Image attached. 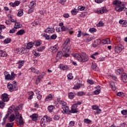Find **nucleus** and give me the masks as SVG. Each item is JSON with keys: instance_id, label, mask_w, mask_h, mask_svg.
Here are the masks:
<instances>
[{"instance_id": "nucleus-7", "label": "nucleus", "mask_w": 127, "mask_h": 127, "mask_svg": "<svg viewBox=\"0 0 127 127\" xmlns=\"http://www.w3.org/2000/svg\"><path fill=\"white\" fill-rule=\"evenodd\" d=\"M91 109L94 111H96V112H95V115H100L102 113V109H100L97 105L92 106Z\"/></svg>"}, {"instance_id": "nucleus-62", "label": "nucleus", "mask_w": 127, "mask_h": 127, "mask_svg": "<svg viewBox=\"0 0 127 127\" xmlns=\"http://www.w3.org/2000/svg\"><path fill=\"white\" fill-rule=\"evenodd\" d=\"M104 25V23L102 21H100L98 24L97 26L101 27Z\"/></svg>"}, {"instance_id": "nucleus-1", "label": "nucleus", "mask_w": 127, "mask_h": 127, "mask_svg": "<svg viewBox=\"0 0 127 127\" xmlns=\"http://www.w3.org/2000/svg\"><path fill=\"white\" fill-rule=\"evenodd\" d=\"M57 102L61 106V108L63 111H62L63 114H66L67 115H71L75 113H78V108L76 105L73 104L71 106V110H69V107L67 106V103L64 101H62L61 99H57Z\"/></svg>"}, {"instance_id": "nucleus-22", "label": "nucleus", "mask_w": 127, "mask_h": 127, "mask_svg": "<svg viewBox=\"0 0 127 127\" xmlns=\"http://www.w3.org/2000/svg\"><path fill=\"white\" fill-rule=\"evenodd\" d=\"M102 44H110L111 40L109 38L104 39L102 41Z\"/></svg>"}, {"instance_id": "nucleus-51", "label": "nucleus", "mask_w": 127, "mask_h": 127, "mask_svg": "<svg viewBox=\"0 0 127 127\" xmlns=\"http://www.w3.org/2000/svg\"><path fill=\"white\" fill-rule=\"evenodd\" d=\"M87 83L90 84V85H94L95 84V82L93 80L88 79Z\"/></svg>"}, {"instance_id": "nucleus-59", "label": "nucleus", "mask_w": 127, "mask_h": 127, "mask_svg": "<svg viewBox=\"0 0 127 127\" xmlns=\"http://www.w3.org/2000/svg\"><path fill=\"white\" fill-rule=\"evenodd\" d=\"M100 92H101V90L97 89L96 90H95L93 92V94H94V95H99V94H100Z\"/></svg>"}, {"instance_id": "nucleus-26", "label": "nucleus", "mask_w": 127, "mask_h": 127, "mask_svg": "<svg viewBox=\"0 0 127 127\" xmlns=\"http://www.w3.org/2000/svg\"><path fill=\"white\" fill-rule=\"evenodd\" d=\"M110 87H111V88L112 89L113 91H116V85L115 84V82H114V81L110 82Z\"/></svg>"}, {"instance_id": "nucleus-19", "label": "nucleus", "mask_w": 127, "mask_h": 127, "mask_svg": "<svg viewBox=\"0 0 127 127\" xmlns=\"http://www.w3.org/2000/svg\"><path fill=\"white\" fill-rule=\"evenodd\" d=\"M64 48L63 49V51L64 52H66V53L70 51V49L71 47L70 46H63Z\"/></svg>"}, {"instance_id": "nucleus-4", "label": "nucleus", "mask_w": 127, "mask_h": 127, "mask_svg": "<svg viewBox=\"0 0 127 127\" xmlns=\"http://www.w3.org/2000/svg\"><path fill=\"white\" fill-rule=\"evenodd\" d=\"M113 4L115 5V9L116 11L121 12L125 8V5L120 0H116L113 1Z\"/></svg>"}, {"instance_id": "nucleus-41", "label": "nucleus", "mask_w": 127, "mask_h": 127, "mask_svg": "<svg viewBox=\"0 0 127 127\" xmlns=\"http://www.w3.org/2000/svg\"><path fill=\"white\" fill-rule=\"evenodd\" d=\"M67 77L68 80H72L74 78V76H73L72 73H69L67 75Z\"/></svg>"}, {"instance_id": "nucleus-40", "label": "nucleus", "mask_w": 127, "mask_h": 127, "mask_svg": "<svg viewBox=\"0 0 127 127\" xmlns=\"http://www.w3.org/2000/svg\"><path fill=\"white\" fill-rule=\"evenodd\" d=\"M98 55H99V53L96 52V53H94L93 54L91 55L90 57L92 59H94V60H96V57H95V56H98Z\"/></svg>"}, {"instance_id": "nucleus-53", "label": "nucleus", "mask_w": 127, "mask_h": 127, "mask_svg": "<svg viewBox=\"0 0 127 127\" xmlns=\"http://www.w3.org/2000/svg\"><path fill=\"white\" fill-rule=\"evenodd\" d=\"M89 31L91 33H94L97 31V30L95 28H91L89 29Z\"/></svg>"}, {"instance_id": "nucleus-11", "label": "nucleus", "mask_w": 127, "mask_h": 127, "mask_svg": "<svg viewBox=\"0 0 127 127\" xmlns=\"http://www.w3.org/2000/svg\"><path fill=\"white\" fill-rule=\"evenodd\" d=\"M47 120L46 119V117L44 116L41 120L40 125L41 127H45L46 125H47Z\"/></svg>"}, {"instance_id": "nucleus-9", "label": "nucleus", "mask_w": 127, "mask_h": 127, "mask_svg": "<svg viewBox=\"0 0 127 127\" xmlns=\"http://www.w3.org/2000/svg\"><path fill=\"white\" fill-rule=\"evenodd\" d=\"M59 50V46L58 45V44H57L56 45L52 46L49 48L50 51H51V52H53V53L57 52Z\"/></svg>"}, {"instance_id": "nucleus-57", "label": "nucleus", "mask_w": 127, "mask_h": 127, "mask_svg": "<svg viewBox=\"0 0 127 127\" xmlns=\"http://www.w3.org/2000/svg\"><path fill=\"white\" fill-rule=\"evenodd\" d=\"M84 123L85 124H91L92 123V121L88 119H85L84 120Z\"/></svg>"}, {"instance_id": "nucleus-12", "label": "nucleus", "mask_w": 127, "mask_h": 127, "mask_svg": "<svg viewBox=\"0 0 127 127\" xmlns=\"http://www.w3.org/2000/svg\"><path fill=\"white\" fill-rule=\"evenodd\" d=\"M2 102H8L9 98H8V95L6 93H4L1 95Z\"/></svg>"}, {"instance_id": "nucleus-34", "label": "nucleus", "mask_w": 127, "mask_h": 127, "mask_svg": "<svg viewBox=\"0 0 127 127\" xmlns=\"http://www.w3.org/2000/svg\"><path fill=\"white\" fill-rule=\"evenodd\" d=\"M124 72V69L123 68L118 69L116 70V74L117 75H121Z\"/></svg>"}, {"instance_id": "nucleus-3", "label": "nucleus", "mask_w": 127, "mask_h": 127, "mask_svg": "<svg viewBox=\"0 0 127 127\" xmlns=\"http://www.w3.org/2000/svg\"><path fill=\"white\" fill-rule=\"evenodd\" d=\"M73 57L76 58L77 61H79V62H82V63L87 62V61L89 60V57H88V56H87L86 53L83 52L81 53L80 55H79V54H75L73 55Z\"/></svg>"}, {"instance_id": "nucleus-64", "label": "nucleus", "mask_w": 127, "mask_h": 127, "mask_svg": "<svg viewBox=\"0 0 127 127\" xmlns=\"http://www.w3.org/2000/svg\"><path fill=\"white\" fill-rule=\"evenodd\" d=\"M13 125H14V123H7L6 125V127H13Z\"/></svg>"}, {"instance_id": "nucleus-8", "label": "nucleus", "mask_w": 127, "mask_h": 127, "mask_svg": "<svg viewBox=\"0 0 127 127\" xmlns=\"http://www.w3.org/2000/svg\"><path fill=\"white\" fill-rule=\"evenodd\" d=\"M7 87L9 92H13V91L17 90V87L15 86V85H12L10 83H8Z\"/></svg>"}, {"instance_id": "nucleus-55", "label": "nucleus", "mask_w": 127, "mask_h": 127, "mask_svg": "<svg viewBox=\"0 0 127 127\" xmlns=\"http://www.w3.org/2000/svg\"><path fill=\"white\" fill-rule=\"evenodd\" d=\"M54 108V106H50L48 107V110L49 112H51L53 111V108Z\"/></svg>"}, {"instance_id": "nucleus-29", "label": "nucleus", "mask_w": 127, "mask_h": 127, "mask_svg": "<svg viewBox=\"0 0 127 127\" xmlns=\"http://www.w3.org/2000/svg\"><path fill=\"white\" fill-rule=\"evenodd\" d=\"M31 119L34 121H37V118H38V115L37 114H33L32 116H30Z\"/></svg>"}, {"instance_id": "nucleus-52", "label": "nucleus", "mask_w": 127, "mask_h": 127, "mask_svg": "<svg viewBox=\"0 0 127 127\" xmlns=\"http://www.w3.org/2000/svg\"><path fill=\"white\" fill-rule=\"evenodd\" d=\"M4 106H5V103L2 101H0V108L3 109Z\"/></svg>"}, {"instance_id": "nucleus-35", "label": "nucleus", "mask_w": 127, "mask_h": 127, "mask_svg": "<svg viewBox=\"0 0 127 127\" xmlns=\"http://www.w3.org/2000/svg\"><path fill=\"white\" fill-rule=\"evenodd\" d=\"M8 117V114H6L3 119V122L1 123L2 126H3L6 122V119Z\"/></svg>"}, {"instance_id": "nucleus-30", "label": "nucleus", "mask_w": 127, "mask_h": 127, "mask_svg": "<svg viewBox=\"0 0 127 127\" xmlns=\"http://www.w3.org/2000/svg\"><path fill=\"white\" fill-rule=\"evenodd\" d=\"M92 69H93V70H94V71H98V68H97V64H96V63L95 62H92Z\"/></svg>"}, {"instance_id": "nucleus-18", "label": "nucleus", "mask_w": 127, "mask_h": 127, "mask_svg": "<svg viewBox=\"0 0 127 127\" xmlns=\"http://www.w3.org/2000/svg\"><path fill=\"white\" fill-rule=\"evenodd\" d=\"M44 75H40L37 76V78L36 80V85H38L39 83H40V81H41V79L43 78Z\"/></svg>"}, {"instance_id": "nucleus-38", "label": "nucleus", "mask_w": 127, "mask_h": 127, "mask_svg": "<svg viewBox=\"0 0 127 127\" xmlns=\"http://www.w3.org/2000/svg\"><path fill=\"white\" fill-rule=\"evenodd\" d=\"M92 39H93V37H92V36H88L87 37L85 38V39L84 40V41L85 42H90V41H91V40H92Z\"/></svg>"}, {"instance_id": "nucleus-6", "label": "nucleus", "mask_w": 127, "mask_h": 127, "mask_svg": "<svg viewBox=\"0 0 127 127\" xmlns=\"http://www.w3.org/2000/svg\"><path fill=\"white\" fill-rule=\"evenodd\" d=\"M124 50V46L121 44H118L115 47V52L116 53H121Z\"/></svg>"}, {"instance_id": "nucleus-49", "label": "nucleus", "mask_w": 127, "mask_h": 127, "mask_svg": "<svg viewBox=\"0 0 127 127\" xmlns=\"http://www.w3.org/2000/svg\"><path fill=\"white\" fill-rule=\"evenodd\" d=\"M117 96H118V97H121V98H124V97H125V93L123 92H118L117 93Z\"/></svg>"}, {"instance_id": "nucleus-2", "label": "nucleus", "mask_w": 127, "mask_h": 127, "mask_svg": "<svg viewBox=\"0 0 127 127\" xmlns=\"http://www.w3.org/2000/svg\"><path fill=\"white\" fill-rule=\"evenodd\" d=\"M21 110H22V107H21V106L15 107V106L12 105L8 108L7 114H8V116H9L14 111L16 119H18V117H19V112L18 111H20Z\"/></svg>"}, {"instance_id": "nucleus-14", "label": "nucleus", "mask_w": 127, "mask_h": 127, "mask_svg": "<svg viewBox=\"0 0 127 127\" xmlns=\"http://www.w3.org/2000/svg\"><path fill=\"white\" fill-rule=\"evenodd\" d=\"M25 63V61H21V60H19L18 61L17 63L16 64L17 65H18V69H20L21 68V67H22L24 64Z\"/></svg>"}, {"instance_id": "nucleus-16", "label": "nucleus", "mask_w": 127, "mask_h": 127, "mask_svg": "<svg viewBox=\"0 0 127 127\" xmlns=\"http://www.w3.org/2000/svg\"><path fill=\"white\" fill-rule=\"evenodd\" d=\"M55 29L53 28H47L45 30V32L46 33H49V34L51 33H54Z\"/></svg>"}, {"instance_id": "nucleus-33", "label": "nucleus", "mask_w": 127, "mask_h": 127, "mask_svg": "<svg viewBox=\"0 0 127 127\" xmlns=\"http://www.w3.org/2000/svg\"><path fill=\"white\" fill-rule=\"evenodd\" d=\"M19 116H18V118L17 120H19V125H23V120H22V115L21 114H19Z\"/></svg>"}, {"instance_id": "nucleus-43", "label": "nucleus", "mask_w": 127, "mask_h": 127, "mask_svg": "<svg viewBox=\"0 0 127 127\" xmlns=\"http://www.w3.org/2000/svg\"><path fill=\"white\" fill-rule=\"evenodd\" d=\"M3 42L5 44H8V43H10V42H11V39L8 38L7 39H5L4 40Z\"/></svg>"}, {"instance_id": "nucleus-46", "label": "nucleus", "mask_w": 127, "mask_h": 127, "mask_svg": "<svg viewBox=\"0 0 127 127\" xmlns=\"http://www.w3.org/2000/svg\"><path fill=\"white\" fill-rule=\"evenodd\" d=\"M17 16H22L23 15V10H20L17 14Z\"/></svg>"}, {"instance_id": "nucleus-32", "label": "nucleus", "mask_w": 127, "mask_h": 127, "mask_svg": "<svg viewBox=\"0 0 127 127\" xmlns=\"http://www.w3.org/2000/svg\"><path fill=\"white\" fill-rule=\"evenodd\" d=\"M53 99V96H52V94H50L49 95H48L46 97V98L45 99L46 101H51Z\"/></svg>"}, {"instance_id": "nucleus-60", "label": "nucleus", "mask_w": 127, "mask_h": 127, "mask_svg": "<svg viewBox=\"0 0 127 127\" xmlns=\"http://www.w3.org/2000/svg\"><path fill=\"white\" fill-rule=\"evenodd\" d=\"M121 114L123 116H126L127 115V110H123L121 111Z\"/></svg>"}, {"instance_id": "nucleus-63", "label": "nucleus", "mask_w": 127, "mask_h": 127, "mask_svg": "<svg viewBox=\"0 0 127 127\" xmlns=\"http://www.w3.org/2000/svg\"><path fill=\"white\" fill-rule=\"evenodd\" d=\"M57 38V35L56 34H53L51 36V39L55 40Z\"/></svg>"}, {"instance_id": "nucleus-36", "label": "nucleus", "mask_w": 127, "mask_h": 127, "mask_svg": "<svg viewBox=\"0 0 127 127\" xmlns=\"http://www.w3.org/2000/svg\"><path fill=\"white\" fill-rule=\"evenodd\" d=\"M41 36H42V37H45V38H46V39H47V40H50V37H49V35H47V34L42 33L41 34Z\"/></svg>"}, {"instance_id": "nucleus-24", "label": "nucleus", "mask_w": 127, "mask_h": 127, "mask_svg": "<svg viewBox=\"0 0 127 127\" xmlns=\"http://www.w3.org/2000/svg\"><path fill=\"white\" fill-rule=\"evenodd\" d=\"M7 53L5 51L0 50V57H6Z\"/></svg>"}, {"instance_id": "nucleus-17", "label": "nucleus", "mask_w": 127, "mask_h": 127, "mask_svg": "<svg viewBox=\"0 0 127 127\" xmlns=\"http://www.w3.org/2000/svg\"><path fill=\"white\" fill-rule=\"evenodd\" d=\"M121 78L124 83H127V73H123L122 74Z\"/></svg>"}, {"instance_id": "nucleus-15", "label": "nucleus", "mask_w": 127, "mask_h": 127, "mask_svg": "<svg viewBox=\"0 0 127 127\" xmlns=\"http://www.w3.org/2000/svg\"><path fill=\"white\" fill-rule=\"evenodd\" d=\"M59 68L60 70H63L64 71H66L69 69V66L68 65H64V64H60L59 65Z\"/></svg>"}, {"instance_id": "nucleus-20", "label": "nucleus", "mask_w": 127, "mask_h": 127, "mask_svg": "<svg viewBox=\"0 0 127 127\" xmlns=\"http://www.w3.org/2000/svg\"><path fill=\"white\" fill-rule=\"evenodd\" d=\"M15 120V116H14V114H11L10 116L8 117V120L10 123H12V122H13Z\"/></svg>"}, {"instance_id": "nucleus-39", "label": "nucleus", "mask_w": 127, "mask_h": 127, "mask_svg": "<svg viewBox=\"0 0 127 127\" xmlns=\"http://www.w3.org/2000/svg\"><path fill=\"white\" fill-rule=\"evenodd\" d=\"M71 13L72 15H76V14L78 13V10L76 8H74L71 10Z\"/></svg>"}, {"instance_id": "nucleus-61", "label": "nucleus", "mask_w": 127, "mask_h": 127, "mask_svg": "<svg viewBox=\"0 0 127 127\" xmlns=\"http://www.w3.org/2000/svg\"><path fill=\"white\" fill-rule=\"evenodd\" d=\"M15 31H16V29L14 27L11 30H10V31H9V33H14V32H15Z\"/></svg>"}, {"instance_id": "nucleus-58", "label": "nucleus", "mask_w": 127, "mask_h": 127, "mask_svg": "<svg viewBox=\"0 0 127 127\" xmlns=\"http://www.w3.org/2000/svg\"><path fill=\"white\" fill-rule=\"evenodd\" d=\"M78 10H80V11H82V10H84L85 9V6H79L78 7Z\"/></svg>"}, {"instance_id": "nucleus-10", "label": "nucleus", "mask_w": 127, "mask_h": 127, "mask_svg": "<svg viewBox=\"0 0 127 127\" xmlns=\"http://www.w3.org/2000/svg\"><path fill=\"white\" fill-rule=\"evenodd\" d=\"M4 75L5 76V79L7 80V81H13L12 77L10 75L8 72H4Z\"/></svg>"}, {"instance_id": "nucleus-25", "label": "nucleus", "mask_w": 127, "mask_h": 127, "mask_svg": "<svg viewBox=\"0 0 127 127\" xmlns=\"http://www.w3.org/2000/svg\"><path fill=\"white\" fill-rule=\"evenodd\" d=\"M34 44L32 42H30L27 44L26 49H31L33 47Z\"/></svg>"}, {"instance_id": "nucleus-47", "label": "nucleus", "mask_w": 127, "mask_h": 127, "mask_svg": "<svg viewBox=\"0 0 127 127\" xmlns=\"http://www.w3.org/2000/svg\"><path fill=\"white\" fill-rule=\"evenodd\" d=\"M119 23L120 24H122L123 25H126L127 24V21L125 20H120L119 21Z\"/></svg>"}, {"instance_id": "nucleus-13", "label": "nucleus", "mask_w": 127, "mask_h": 127, "mask_svg": "<svg viewBox=\"0 0 127 127\" xmlns=\"http://www.w3.org/2000/svg\"><path fill=\"white\" fill-rule=\"evenodd\" d=\"M101 42H102V40H101L100 39L95 40L94 42H93L92 44L93 47H97V46H99V45L101 44Z\"/></svg>"}, {"instance_id": "nucleus-50", "label": "nucleus", "mask_w": 127, "mask_h": 127, "mask_svg": "<svg viewBox=\"0 0 127 127\" xmlns=\"http://www.w3.org/2000/svg\"><path fill=\"white\" fill-rule=\"evenodd\" d=\"M14 53L15 54H20L21 53V51L18 49V48H16L15 49Z\"/></svg>"}, {"instance_id": "nucleus-48", "label": "nucleus", "mask_w": 127, "mask_h": 127, "mask_svg": "<svg viewBox=\"0 0 127 127\" xmlns=\"http://www.w3.org/2000/svg\"><path fill=\"white\" fill-rule=\"evenodd\" d=\"M44 49H45V46H42L38 48L37 51H39L40 52H42V51H43Z\"/></svg>"}, {"instance_id": "nucleus-42", "label": "nucleus", "mask_w": 127, "mask_h": 127, "mask_svg": "<svg viewBox=\"0 0 127 127\" xmlns=\"http://www.w3.org/2000/svg\"><path fill=\"white\" fill-rule=\"evenodd\" d=\"M82 85V84H75L73 89H74V90H78L79 89H80V87H81V86Z\"/></svg>"}, {"instance_id": "nucleus-5", "label": "nucleus", "mask_w": 127, "mask_h": 127, "mask_svg": "<svg viewBox=\"0 0 127 127\" xmlns=\"http://www.w3.org/2000/svg\"><path fill=\"white\" fill-rule=\"evenodd\" d=\"M94 11L96 13L103 14L108 12V9H107V7H106V6H103L97 9Z\"/></svg>"}, {"instance_id": "nucleus-23", "label": "nucleus", "mask_w": 127, "mask_h": 127, "mask_svg": "<svg viewBox=\"0 0 127 127\" xmlns=\"http://www.w3.org/2000/svg\"><path fill=\"white\" fill-rule=\"evenodd\" d=\"M30 70L32 72V73H34V74H39V73H40L39 70H38V69H37L35 67H31L30 68Z\"/></svg>"}, {"instance_id": "nucleus-37", "label": "nucleus", "mask_w": 127, "mask_h": 127, "mask_svg": "<svg viewBox=\"0 0 127 127\" xmlns=\"http://www.w3.org/2000/svg\"><path fill=\"white\" fill-rule=\"evenodd\" d=\"M24 33H25L24 30H20L16 33V35H22L23 34H24Z\"/></svg>"}, {"instance_id": "nucleus-31", "label": "nucleus", "mask_w": 127, "mask_h": 127, "mask_svg": "<svg viewBox=\"0 0 127 127\" xmlns=\"http://www.w3.org/2000/svg\"><path fill=\"white\" fill-rule=\"evenodd\" d=\"M63 56V53H62V51H60L58 53L57 55V59L59 60L61 58H62V57Z\"/></svg>"}, {"instance_id": "nucleus-54", "label": "nucleus", "mask_w": 127, "mask_h": 127, "mask_svg": "<svg viewBox=\"0 0 127 127\" xmlns=\"http://www.w3.org/2000/svg\"><path fill=\"white\" fill-rule=\"evenodd\" d=\"M53 119L55 121H59L60 116L58 115H55L53 117Z\"/></svg>"}, {"instance_id": "nucleus-21", "label": "nucleus", "mask_w": 127, "mask_h": 127, "mask_svg": "<svg viewBox=\"0 0 127 127\" xmlns=\"http://www.w3.org/2000/svg\"><path fill=\"white\" fill-rule=\"evenodd\" d=\"M36 5V3L35 2V1H34V0L32 1L29 5V8L34 9Z\"/></svg>"}, {"instance_id": "nucleus-44", "label": "nucleus", "mask_w": 127, "mask_h": 127, "mask_svg": "<svg viewBox=\"0 0 127 127\" xmlns=\"http://www.w3.org/2000/svg\"><path fill=\"white\" fill-rule=\"evenodd\" d=\"M34 45H35V46H37V47H38V46H40V45L41 44V41H35L33 43Z\"/></svg>"}, {"instance_id": "nucleus-28", "label": "nucleus", "mask_w": 127, "mask_h": 127, "mask_svg": "<svg viewBox=\"0 0 127 127\" xmlns=\"http://www.w3.org/2000/svg\"><path fill=\"white\" fill-rule=\"evenodd\" d=\"M70 39L69 38L66 39L63 46H70Z\"/></svg>"}, {"instance_id": "nucleus-27", "label": "nucleus", "mask_w": 127, "mask_h": 127, "mask_svg": "<svg viewBox=\"0 0 127 127\" xmlns=\"http://www.w3.org/2000/svg\"><path fill=\"white\" fill-rule=\"evenodd\" d=\"M75 96H76V93H75V92H69L68 93V98L70 100H72V99H73Z\"/></svg>"}, {"instance_id": "nucleus-56", "label": "nucleus", "mask_w": 127, "mask_h": 127, "mask_svg": "<svg viewBox=\"0 0 127 127\" xmlns=\"http://www.w3.org/2000/svg\"><path fill=\"white\" fill-rule=\"evenodd\" d=\"M46 118L47 123H50L52 121V119L50 117H49L47 115L45 116Z\"/></svg>"}, {"instance_id": "nucleus-45", "label": "nucleus", "mask_w": 127, "mask_h": 127, "mask_svg": "<svg viewBox=\"0 0 127 127\" xmlns=\"http://www.w3.org/2000/svg\"><path fill=\"white\" fill-rule=\"evenodd\" d=\"M14 27L16 28V29H18V28H20V27H21V26L19 23L16 22L14 24Z\"/></svg>"}]
</instances>
